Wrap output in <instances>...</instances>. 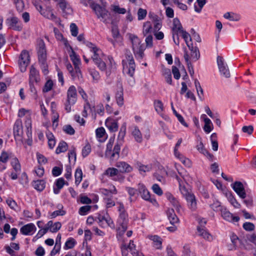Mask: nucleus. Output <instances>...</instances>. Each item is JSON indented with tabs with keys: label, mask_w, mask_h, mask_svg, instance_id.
<instances>
[{
	"label": "nucleus",
	"mask_w": 256,
	"mask_h": 256,
	"mask_svg": "<svg viewBox=\"0 0 256 256\" xmlns=\"http://www.w3.org/2000/svg\"><path fill=\"white\" fill-rule=\"evenodd\" d=\"M238 242V237L236 235L232 234L230 236V243L227 245L228 250L230 251L236 250Z\"/></svg>",
	"instance_id": "31"
},
{
	"label": "nucleus",
	"mask_w": 256,
	"mask_h": 256,
	"mask_svg": "<svg viewBox=\"0 0 256 256\" xmlns=\"http://www.w3.org/2000/svg\"><path fill=\"white\" fill-rule=\"evenodd\" d=\"M33 186L36 190L41 192L45 188L46 182L42 180L34 181Z\"/></svg>",
	"instance_id": "44"
},
{
	"label": "nucleus",
	"mask_w": 256,
	"mask_h": 256,
	"mask_svg": "<svg viewBox=\"0 0 256 256\" xmlns=\"http://www.w3.org/2000/svg\"><path fill=\"white\" fill-rule=\"evenodd\" d=\"M82 170L80 168L76 169V172H75V179H76L75 183L76 185L79 184L80 182L82 180Z\"/></svg>",
	"instance_id": "52"
},
{
	"label": "nucleus",
	"mask_w": 256,
	"mask_h": 256,
	"mask_svg": "<svg viewBox=\"0 0 256 256\" xmlns=\"http://www.w3.org/2000/svg\"><path fill=\"white\" fill-rule=\"evenodd\" d=\"M36 230V227L34 224L30 223L22 226L20 232L24 235H32Z\"/></svg>",
	"instance_id": "24"
},
{
	"label": "nucleus",
	"mask_w": 256,
	"mask_h": 256,
	"mask_svg": "<svg viewBox=\"0 0 256 256\" xmlns=\"http://www.w3.org/2000/svg\"><path fill=\"white\" fill-rule=\"evenodd\" d=\"M57 6L64 16L71 14L72 13V8L66 1H60Z\"/></svg>",
	"instance_id": "23"
},
{
	"label": "nucleus",
	"mask_w": 256,
	"mask_h": 256,
	"mask_svg": "<svg viewBox=\"0 0 256 256\" xmlns=\"http://www.w3.org/2000/svg\"><path fill=\"white\" fill-rule=\"evenodd\" d=\"M147 14V11L146 10L140 8L138 11V19L139 20H144Z\"/></svg>",
	"instance_id": "55"
},
{
	"label": "nucleus",
	"mask_w": 256,
	"mask_h": 256,
	"mask_svg": "<svg viewBox=\"0 0 256 256\" xmlns=\"http://www.w3.org/2000/svg\"><path fill=\"white\" fill-rule=\"evenodd\" d=\"M105 124L111 132H115L118 129V126L117 120H114L110 118H108L106 120Z\"/></svg>",
	"instance_id": "26"
},
{
	"label": "nucleus",
	"mask_w": 256,
	"mask_h": 256,
	"mask_svg": "<svg viewBox=\"0 0 256 256\" xmlns=\"http://www.w3.org/2000/svg\"><path fill=\"white\" fill-rule=\"evenodd\" d=\"M86 46L89 48L90 52L92 53L91 58L94 64L100 70H106V74H110L111 69L112 68V59L109 58L110 64L107 69L106 66V58L102 50L91 42H88Z\"/></svg>",
	"instance_id": "1"
},
{
	"label": "nucleus",
	"mask_w": 256,
	"mask_h": 256,
	"mask_svg": "<svg viewBox=\"0 0 256 256\" xmlns=\"http://www.w3.org/2000/svg\"><path fill=\"white\" fill-rule=\"evenodd\" d=\"M116 99L117 104L122 106L124 104L123 98V87L122 84L118 82L116 85Z\"/></svg>",
	"instance_id": "20"
},
{
	"label": "nucleus",
	"mask_w": 256,
	"mask_h": 256,
	"mask_svg": "<svg viewBox=\"0 0 256 256\" xmlns=\"http://www.w3.org/2000/svg\"><path fill=\"white\" fill-rule=\"evenodd\" d=\"M11 152L3 151L0 156V161L2 163H6L10 158H12Z\"/></svg>",
	"instance_id": "45"
},
{
	"label": "nucleus",
	"mask_w": 256,
	"mask_h": 256,
	"mask_svg": "<svg viewBox=\"0 0 256 256\" xmlns=\"http://www.w3.org/2000/svg\"><path fill=\"white\" fill-rule=\"evenodd\" d=\"M166 214L168 218L172 224H174L178 222V219L173 208H168L166 212Z\"/></svg>",
	"instance_id": "35"
},
{
	"label": "nucleus",
	"mask_w": 256,
	"mask_h": 256,
	"mask_svg": "<svg viewBox=\"0 0 256 256\" xmlns=\"http://www.w3.org/2000/svg\"><path fill=\"white\" fill-rule=\"evenodd\" d=\"M183 30H184L180 20L177 18H174L172 26V34L178 36L179 34Z\"/></svg>",
	"instance_id": "25"
},
{
	"label": "nucleus",
	"mask_w": 256,
	"mask_h": 256,
	"mask_svg": "<svg viewBox=\"0 0 256 256\" xmlns=\"http://www.w3.org/2000/svg\"><path fill=\"white\" fill-rule=\"evenodd\" d=\"M102 194L106 196L104 198L106 206L107 208H110L115 205V202L113 199L110 197V194H116L118 191L114 185H110L108 188L100 189Z\"/></svg>",
	"instance_id": "10"
},
{
	"label": "nucleus",
	"mask_w": 256,
	"mask_h": 256,
	"mask_svg": "<svg viewBox=\"0 0 256 256\" xmlns=\"http://www.w3.org/2000/svg\"><path fill=\"white\" fill-rule=\"evenodd\" d=\"M47 137L48 146L50 148H52L56 144V140L54 136L52 134H50L47 135Z\"/></svg>",
	"instance_id": "57"
},
{
	"label": "nucleus",
	"mask_w": 256,
	"mask_h": 256,
	"mask_svg": "<svg viewBox=\"0 0 256 256\" xmlns=\"http://www.w3.org/2000/svg\"><path fill=\"white\" fill-rule=\"evenodd\" d=\"M118 170L114 168H109L104 172V174L110 177L118 175Z\"/></svg>",
	"instance_id": "49"
},
{
	"label": "nucleus",
	"mask_w": 256,
	"mask_h": 256,
	"mask_svg": "<svg viewBox=\"0 0 256 256\" xmlns=\"http://www.w3.org/2000/svg\"><path fill=\"white\" fill-rule=\"evenodd\" d=\"M127 36L132 42V50L136 56L142 58L144 55V46L141 44L140 40L136 35L128 33Z\"/></svg>",
	"instance_id": "4"
},
{
	"label": "nucleus",
	"mask_w": 256,
	"mask_h": 256,
	"mask_svg": "<svg viewBox=\"0 0 256 256\" xmlns=\"http://www.w3.org/2000/svg\"><path fill=\"white\" fill-rule=\"evenodd\" d=\"M123 70L124 72L132 76L135 71L136 65L132 55H127L126 60H123Z\"/></svg>",
	"instance_id": "11"
},
{
	"label": "nucleus",
	"mask_w": 256,
	"mask_h": 256,
	"mask_svg": "<svg viewBox=\"0 0 256 256\" xmlns=\"http://www.w3.org/2000/svg\"><path fill=\"white\" fill-rule=\"evenodd\" d=\"M33 4L37 10L45 18L50 20H55L56 16L51 11L49 6L44 1H34Z\"/></svg>",
	"instance_id": "6"
},
{
	"label": "nucleus",
	"mask_w": 256,
	"mask_h": 256,
	"mask_svg": "<svg viewBox=\"0 0 256 256\" xmlns=\"http://www.w3.org/2000/svg\"><path fill=\"white\" fill-rule=\"evenodd\" d=\"M221 215L224 220L228 222L234 223L240 220V218L238 216H234L226 208L221 210Z\"/></svg>",
	"instance_id": "19"
},
{
	"label": "nucleus",
	"mask_w": 256,
	"mask_h": 256,
	"mask_svg": "<svg viewBox=\"0 0 256 256\" xmlns=\"http://www.w3.org/2000/svg\"><path fill=\"white\" fill-rule=\"evenodd\" d=\"M182 138L178 139L174 147V153L176 157L180 158L184 164H186V162L189 161L188 160L184 158L178 151V148L182 142Z\"/></svg>",
	"instance_id": "30"
},
{
	"label": "nucleus",
	"mask_w": 256,
	"mask_h": 256,
	"mask_svg": "<svg viewBox=\"0 0 256 256\" xmlns=\"http://www.w3.org/2000/svg\"><path fill=\"white\" fill-rule=\"evenodd\" d=\"M232 188L236 193L242 198H246V193L242 184L240 182H236L233 184Z\"/></svg>",
	"instance_id": "21"
},
{
	"label": "nucleus",
	"mask_w": 256,
	"mask_h": 256,
	"mask_svg": "<svg viewBox=\"0 0 256 256\" xmlns=\"http://www.w3.org/2000/svg\"><path fill=\"white\" fill-rule=\"evenodd\" d=\"M154 104L156 110L159 114L162 113L164 110L162 102L160 100H156L154 101Z\"/></svg>",
	"instance_id": "53"
},
{
	"label": "nucleus",
	"mask_w": 256,
	"mask_h": 256,
	"mask_svg": "<svg viewBox=\"0 0 256 256\" xmlns=\"http://www.w3.org/2000/svg\"><path fill=\"white\" fill-rule=\"evenodd\" d=\"M91 152L90 144H86L82 150V155L84 157L86 156Z\"/></svg>",
	"instance_id": "60"
},
{
	"label": "nucleus",
	"mask_w": 256,
	"mask_h": 256,
	"mask_svg": "<svg viewBox=\"0 0 256 256\" xmlns=\"http://www.w3.org/2000/svg\"><path fill=\"white\" fill-rule=\"evenodd\" d=\"M30 62V56L28 52L26 50H23L20 57L19 66L20 71L24 72Z\"/></svg>",
	"instance_id": "15"
},
{
	"label": "nucleus",
	"mask_w": 256,
	"mask_h": 256,
	"mask_svg": "<svg viewBox=\"0 0 256 256\" xmlns=\"http://www.w3.org/2000/svg\"><path fill=\"white\" fill-rule=\"evenodd\" d=\"M179 35L182 36V38L184 40L188 47H190V46L192 45V44L190 43L192 40L191 37L188 33L184 30L179 34Z\"/></svg>",
	"instance_id": "48"
},
{
	"label": "nucleus",
	"mask_w": 256,
	"mask_h": 256,
	"mask_svg": "<svg viewBox=\"0 0 256 256\" xmlns=\"http://www.w3.org/2000/svg\"><path fill=\"white\" fill-rule=\"evenodd\" d=\"M65 184L68 185V183L66 182L64 178H58L55 182V186H54V192L55 194H58L60 190L63 188Z\"/></svg>",
	"instance_id": "32"
},
{
	"label": "nucleus",
	"mask_w": 256,
	"mask_h": 256,
	"mask_svg": "<svg viewBox=\"0 0 256 256\" xmlns=\"http://www.w3.org/2000/svg\"><path fill=\"white\" fill-rule=\"evenodd\" d=\"M116 166L118 168V172L129 173L133 170V168L125 162H118Z\"/></svg>",
	"instance_id": "22"
},
{
	"label": "nucleus",
	"mask_w": 256,
	"mask_h": 256,
	"mask_svg": "<svg viewBox=\"0 0 256 256\" xmlns=\"http://www.w3.org/2000/svg\"><path fill=\"white\" fill-rule=\"evenodd\" d=\"M148 238L153 241L154 246L158 249L162 248V241L161 238L158 236H148Z\"/></svg>",
	"instance_id": "43"
},
{
	"label": "nucleus",
	"mask_w": 256,
	"mask_h": 256,
	"mask_svg": "<svg viewBox=\"0 0 256 256\" xmlns=\"http://www.w3.org/2000/svg\"><path fill=\"white\" fill-rule=\"evenodd\" d=\"M68 148V145L66 142H62L59 143L58 148L56 149V153L60 154L64 152Z\"/></svg>",
	"instance_id": "50"
},
{
	"label": "nucleus",
	"mask_w": 256,
	"mask_h": 256,
	"mask_svg": "<svg viewBox=\"0 0 256 256\" xmlns=\"http://www.w3.org/2000/svg\"><path fill=\"white\" fill-rule=\"evenodd\" d=\"M70 74L74 80H79L82 76L81 72L78 66H74V70Z\"/></svg>",
	"instance_id": "51"
},
{
	"label": "nucleus",
	"mask_w": 256,
	"mask_h": 256,
	"mask_svg": "<svg viewBox=\"0 0 256 256\" xmlns=\"http://www.w3.org/2000/svg\"><path fill=\"white\" fill-rule=\"evenodd\" d=\"M204 130L207 132H210L212 130V124L210 120H206L204 122Z\"/></svg>",
	"instance_id": "58"
},
{
	"label": "nucleus",
	"mask_w": 256,
	"mask_h": 256,
	"mask_svg": "<svg viewBox=\"0 0 256 256\" xmlns=\"http://www.w3.org/2000/svg\"><path fill=\"white\" fill-rule=\"evenodd\" d=\"M37 43L38 60L42 64H44L46 59V45L44 40L41 39L38 40Z\"/></svg>",
	"instance_id": "13"
},
{
	"label": "nucleus",
	"mask_w": 256,
	"mask_h": 256,
	"mask_svg": "<svg viewBox=\"0 0 256 256\" xmlns=\"http://www.w3.org/2000/svg\"><path fill=\"white\" fill-rule=\"evenodd\" d=\"M63 130L67 134L73 135L75 133L74 128L70 124L65 125L62 128Z\"/></svg>",
	"instance_id": "56"
},
{
	"label": "nucleus",
	"mask_w": 256,
	"mask_h": 256,
	"mask_svg": "<svg viewBox=\"0 0 256 256\" xmlns=\"http://www.w3.org/2000/svg\"><path fill=\"white\" fill-rule=\"evenodd\" d=\"M96 134L97 138H103L105 136L106 130L104 128L100 127L96 130Z\"/></svg>",
	"instance_id": "59"
},
{
	"label": "nucleus",
	"mask_w": 256,
	"mask_h": 256,
	"mask_svg": "<svg viewBox=\"0 0 256 256\" xmlns=\"http://www.w3.org/2000/svg\"><path fill=\"white\" fill-rule=\"evenodd\" d=\"M53 84V82L52 80H48L44 86L43 92H48L52 88Z\"/></svg>",
	"instance_id": "61"
},
{
	"label": "nucleus",
	"mask_w": 256,
	"mask_h": 256,
	"mask_svg": "<svg viewBox=\"0 0 256 256\" xmlns=\"http://www.w3.org/2000/svg\"><path fill=\"white\" fill-rule=\"evenodd\" d=\"M187 3L189 4H192L194 6V10L197 12H200L206 4V1H187Z\"/></svg>",
	"instance_id": "37"
},
{
	"label": "nucleus",
	"mask_w": 256,
	"mask_h": 256,
	"mask_svg": "<svg viewBox=\"0 0 256 256\" xmlns=\"http://www.w3.org/2000/svg\"><path fill=\"white\" fill-rule=\"evenodd\" d=\"M18 116L22 118L26 116V120L24 122L25 126L28 128V135L30 136V129L32 128V112L30 110L24 108H20L18 112Z\"/></svg>",
	"instance_id": "12"
},
{
	"label": "nucleus",
	"mask_w": 256,
	"mask_h": 256,
	"mask_svg": "<svg viewBox=\"0 0 256 256\" xmlns=\"http://www.w3.org/2000/svg\"><path fill=\"white\" fill-rule=\"evenodd\" d=\"M128 222V214L125 212H120L118 220V222L122 226V232H124L127 229V224Z\"/></svg>",
	"instance_id": "27"
},
{
	"label": "nucleus",
	"mask_w": 256,
	"mask_h": 256,
	"mask_svg": "<svg viewBox=\"0 0 256 256\" xmlns=\"http://www.w3.org/2000/svg\"><path fill=\"white\" fill-rule=\"evenodd\" d=\"M6 22L10 28L16 31H20L22 25L19 19L16 16H12L6 20Z\"/></svg>",
	"instance_id": "18"
},
{
	"label": "nucleus",
	"mask_w": 256,
	"mask_h": 256,
	"mask_svg": "<svg viewBox=\"0 0 256 256\" xmlns=\"http://www.w3.org/2000/svg\"><path fill=\"white\" fill-rule=\"evenodd\" d=\"M91 206H82L79 210V213L81 215H85L90 210Z\"/></svg>",
	"instance_id": "63"
},
{
	"label": "nucleus",
	"mask_w": 256,
	"mask_h": 256,
	"mask_svg": "<svg viewBox=\"0 0 256 256\" xmlns=\"http://www.w3.org/2000/svg\"><path fill=\"white\" fill-rule=\"evenodd\" d=\"M46 226L48 230L54 233L57 232L61 228L62 224L58 222L54 223L52 220H50L46 224Z\"/></svg>",
	"instance_id": "29"
},
{
	"label": "nucleus",
	"mask_w": 256,
	"mask_h": 256,
	"mask_svg": "<svg viewBox=\"0 0 256 256\" xmlns=\"http://www.w3.org/2000/svg\"><path fill=\"white\" fill-rule=\"evenodd\" d=\"M176 178L179 184V189L182 194L185 197L188 208L192 211L196 210L198 206L194 195L188 192L185 186L186 182L183 178H180L178 176H176Z\"/></svg>",
	"instance_id": "2"
},
{
	"label": "nucleus",
	"mask_w": 256,
	"mask_h": 256,
	"mask_svg": "<svg viewBox=\"0 0 256 256\" xmlns=\"http://www.w3.org/2000/svg\"><path fill=\"white\" fill-rule=\"evenodd\" d=\"M70 58L71 60L72 61L74 66H78L80 64V60L74 52L73 50H72L71 54H70Z\"/></svg>",
	"instance_id": "54"
},
{
	"label": "nucleus",
	"mask_w": 256,
	"mask_h": 256,
	"mask_svg": "<svg viewBox=\"0 0 256 256\" xmlns=\"http://www.w3.org/2000/svg\"><path fill=\"white\" fill-rule=\"evenodd\" d=\"M10 164L14 170L11 173L10 178L12 180H14L18 178V175L20 173L21 166L19 160L16 157L12 158Z\"/></svg>",
	"instance_id": "16"
},
{
	"label": "nucleus",
	"mask_w": 256,
	"mask_h": 256,
	"mask_svg": "<svg viewBox=\"0 0 256 256\" xmlns=\"http://www.w3.org/2000/svg\"><path fill=\"white\" fill-rule=\"evenodd\" d=\"M217 64L220 72L226 78L230 77V72L227 64L224 62L223 58L220 56L217 57Z\"/></svg>",
	"instance_id": "17"
},
{
	"label": "nucleus",
	"mask_w": 256,
	"mask_h": 256,
	"mask_svg": "<svg viewBox=\"0 0 256 256\" xmlns=\"http://www.w3.org/2000/svg\"><path fill=\"white\" fill-rule=\"evenodd\" d=\"M200 142L199 144L196 146L197 150L201 154L208 156V158L212 159L213 158V156L210 154L207 150L205 148L203 143L201 140V138H200Z\"/></svg>",
	"instance_id": "36"
},
{
	"label": "nucleus",
	"mask_w": 256,
	"mask_h": 256,
	"mask_svg": "<svg viewBox=\"0 0 256 256\" xmlns=\"http://www.w3.org/2000/svg\"><path fill=\"white\" fill-rule=\"evenodd\" d=\"M76 244V241L74 239L71 238L67 240L65 244V247L67 249L72 248Z\"/></svg>",
	"instance_id": "64"
},
{
	"label": "nucleus",
	"mask_w": 256,
	"mask_h": 256,
	"mask_svg": "<svg viewBox=\"0 0 256 256\" xmlns=\"http://www.w3.org/2000/svg\"><path fill=\"white\" fill-rule=\"evenodd\" d=\"M190 50L189 53L187 50H184V58L186 62L188 68L192 66V61H196L200 57V54L198 49L196 47H194L192 45L188 47Z\"/></svg>",
	"instance_id": "9"
},
{
	"label": "nucleus",
	"mask_w": 256,
	"mask_h": 256,
	"mask_svg": "<svg viewBox=\"0 0 256 256\" xmlns=\"http://www.w3.org/2000/svg\"><path fill=\"white\" fill-rule=\"evenodd\" d=\"M77 100L76 90L74 86H71L68 90L66 98L64 103V108L68 112L72 110V107L76 104Z\"/></svg>",
	"instance_id": "7"
},
{
	"label": "nucleus",
	"mask_w": 256,
	"mask_h": 256,
	"mask_svg": "<svg viewBox=\"0 0 256 256\" xmlns=\"http://www.w3.org/2000/svg\"><path fill=\"white\" fill-rule=\"evenodd\" d=\"M134 140L138 142H141L142 140V134L140 130L137 127H134L132 132Z\"/></svg>",
	"instance_id": "41"
},
{
	"label": "nucleus",
	"mask_w": 256,
	"mask_h": 256,
	"mask_svg": "<svg viewBox=\"0 0 256 256\" xmlns=\"http://www.w3.org/2000/svg\"><path fill=\"white\" fill-rule=\"evenodd\" d=\"M114 141V138H110V139L109 142L106 146V150L105 154L106 156L112 160L118 159V158L119 153L120 149V144H116L114 146L113 150H112Z\"/></svg>",
	"instance_id": "8"
},
{
	"label": "nucleus",
	"mask_w": 256,
	"mask_h": 256,
	"mask_svg": "<svg viewBox=\"0 0 256 256\" xmlns=\"http://www.w3.org/2000/svg\"><path fill=\"white\" fill-rule=\"evenodd\" d=\"M138 190L141 194L142 198L144 200L150 202L154 205H158L156 200L155 199L150 198L149 192L143 184H138Z\"/></svg>",
	"instance_id": "14"
},
{
	"label": "nucleus",
	"mask_w": 256,
	"mask_h": 256,
	"mask_svg": "<svg viewBox=\"0 0 256 256\" xmlns=\"http://www.w3.org/2000/svg\"><path fill=\"white\" fill-rule=\"evenodd\" d=\"M98 223L102 227H106L107 226L110 227L114 226V224L112 220L108 218H106L105 217L100 216L98 218Z\"/></svg>",
	"instance_id": "34"
},
{
	"label": "nucleus",
	"mask_w": 256,
	"mask_h": 256,
	"mask_svg": "<svg viewBox=\"0 0 256 256\" xmlns=\"http://www.w3.org/2000/svg\"><path fill=\"white\" fill-rule=\"evenodd\" d=\"M167 198L172 206L176 208L178 211H179L180 208V206L178 200L170 194H166Z\"/></svg>",
	"instance_id": "40"
},
{
	"label": "nucleus",
	"mask_w": 256,
	"mask_h": 256,
	"mask_svg": "<svg viewBox=\"0 0 256 256\" xmlns=\"http://www.w3.org/2000/svg\"><path fill=\"white\" fill-rule=\"evenodd\" d=\"M166 174V172L164 169H160L154 172V176L158 181L164 182Z\"/></svg>",
	"instance_id": "39"
},
{
	"label": "nucleus",
	"mask_w": 256,
	"mask_h": 256,
	"mask_svg": "<svg viewBox=\"0 0 256 256\" xmlns=\"http://www.w3.org/2000/svg\"><path fill=\"white\" fill-rule=\"evenodd\" d=\"M26 128V132L24 134L22 120L20 119L16 120L13 128L14 136L16 140L27 142L29 145H30L32 142V128L30 129V136H28V128Z\"/></svg>",
	"instance_id": "3"
},
{
	"label": "nucleus",
	"mask_w": 256,
	"mask_h": 256,
	"mask_svg": "<svg viewBox=\"0 0 256 256\" xmlns=\"http://www.w3.org/2000/svg\"><path fill=\"white\" fill-rule=\"evenodd\" d=\"M40 80L38 72L34 66H32L30 72V84H36Z\"/></svg>",
	"instance_id": "28"
},
{
	"label": "nucleus",
	"mask_w": 256,
	"mask_h": 256,
	"mask_svg": "<svg viewBox=\"0 0 256 256\" xmlns=\"http://www.w3.org/2000/svg\"><path fill=\"white\" fill-rule=\"evenodd\" d=\"M152 190L155 194L158 196H161L162 194V190L157 184H154L152 186Z\"/></svg>",
	"instance_id": "62"
},
{
	"label": "nucleus",
	"mask_w": 256,
	"mask_h": 256,
	"mask_svg": "<svg viewBox=\"0 0 256 256\" xmlns=\"http://www.w3.org/2000/svg\"><path fill=\"white\" fill-rule=\"evenodd\" d=\"M110 10L114 13L118 14H124L126 12V8H120L118 5H112Z\"/></svg>",
	"instance_id": "46"
},
{
	"label": "nucleus",
	"mask_w": 256,
	"mask_h": 256,
	"mask_svg": "<svg viewBox=\"0 0 256 256\" xmlns=\"http://www.w3.org/2000/svg\"><path fill=\"white\" fill-rule=\"evenodd\" d=\"M198 234L202 236L205 240L208 241H211L212 240V236L206 230L198 228Z\"/></svg>",
	"instance_id": "47"
},
{
	"label": "nucleus",
	"mask_w": 256,
	"mask_h": 256,
	"mask_svg": "<svg viewBox=\"0 0 256 256\" xmlns=\"http://www.w3.org/2000/svg\"><path fill=\"white\" fill-rule=\"evenodd\" d=\"M126 124H123L122 126H121L118 135V142L117 144H120V146L122 144V143L124 141V139L126 134Z\"/></svg>",
	"instance_id": "38"
},
{
	"label": "nucleus",
	"mask_w": 256,
	"mask_h": 256,
	"mask_svg": "<svg viewBox=\"0 0 256 256\" xmlns=\"http://www.w3.org/2000/svg\"><path fill=\"white\" fill-rule=\"evenodd\" d=\"M89 5L94 11L98 19L104 23L108 22V20L110 19V14L108 12L105 6L102 4H100L94 2H90Z\"/></svg>",
	"instance_id": "5"
},
{
	"label": "nucleus",
	"mask_w": 256,
	"mask_h": 256,
	"mask_svg": "<svg viewBox=\"0 0 256 256\" xmlns=\"http://www.w3.org/2000/svg\"><path fill=\"white\" fill-rule=\"evenodd\" d=\"M152 26L150 22H146L144 23L142 26V34L144 36L150 34L152 32Z\"/></svg>",
	"instance_id": "42"
},
{
	"label": "nucleus",
	"mask_w": 256,
	"mask_h": 256,
	"mask_svg": "<svg viewBox=\"0 0 256 256\" xmlns=\"http://www.w3.org/2000/svg\"><path fill=\"white\" fill-rule=\"evenodd\" d=\"M136 246L134 244L133 241H130L129 245L127 246L125 244H123L121 247L122 252V256H127L128 252L127 250L129 249L131 252L136 251Z\"/></svg>",
	"instance_id": "33"
}]
</instances>
